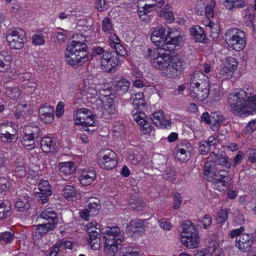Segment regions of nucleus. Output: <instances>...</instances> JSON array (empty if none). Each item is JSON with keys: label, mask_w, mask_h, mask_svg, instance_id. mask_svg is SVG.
<instances>
[{"label": "nucleus", "mask_w": 256, "mask_h": 256, "mask_svg": "<svg viewBox=\"0 0 256 256\" xmlns=\"http://www.w3.org/2000/svg\"><path fill=\"white\" fill-rule=\"evenodd\" d=\"M18 134L13 122H4L0 124V140L4 144L13 143L18 140Z\"/></svg>", "instance_id": "nucleus-7"}, {"label": "nucleus", "mask_w": 256, "mask_h": 256, "mask_svg": "<svg viewBox=\"0 0 256 256\" xmlns=\"http://www.w3.org/2000/svg\"><path fill=\"white\" fill-rule=\"evenodd\" d=\"M66 34L67 32L66 31H63L62 32H59L54 33L53 36L54 42L55 43L60 44L64 42L66 40Z\"/></svg>", "instance_id": "nucleus-55"}, {"label": "nucleus", "mask_w": 256, "mask_h": 256, "mask_svg": "<svg viewBox=\"0 0 256 256\" xmlns=\"http://www.w3.org/2000/svg\"><path fill=\"white\" fill-rule=\"evenodd\" d=\"M22 86L27 92H33L36 90L37 86V83L35 78L27 82L26 86Z\"/></svg>", "instance_id": "nucleus-53"}, {"label": "nucleus", "mask_w": 256, "mask_h": 256, "mask_svg": "<svg viewBox=\"0 0 256 256\" xmlns=\"http://www.w3.org/2000/svg\"><path fill=\"white\" fill-rule=\"evenodd\" d=\"M228 102L234 115L245 117L256 112V96L247 98L246 93L243 90L230 94Z\"/></svg>", "instance_id": "nucleus-1"}, {"label": "nucleus", "mask_w": 256, "mask_h": 256, "mask_svg": "<svg viewBox=\"0 0 256 256\" xmlns=\"http://www.w3.org/2000/svg\"><path fill=\"white\" fill-rule=\"evenodd\" d=\"M130 85L128 80L124 78L113 80V91L116 94L122 95L128 90Z\"/></svg>", "instance_id": "nucleus-22"}, {"label": "nucleus", "mask_w": 256, "mask_h": 256, "mask_svg": "<svg viewBox=\"0 0 256 256\" xmlns=\"http://www.w3.org/2000/svg\"><path fill=\"white\" fill-rule=\"evenodd\" d=\"M54 110L51 106H44L39 110L41 120L46 124H50L54 120Z\"/></svg>", "instance_id": "nucleus-24"}, {"label": "nucleus", "mask_w": 256, "mask_h": 256, "mask_svg": "<svg viewBox=\"0 0 256 256\" xmlns=\"http://www.w3.org/2000/svg\"><path fill=\"white\" fill-rule=\"evenodd\" d=\"M137 4L141 8L144 6L146 4L156 8L157 6V1L156 0H138Z\"/></svg>", "instance_id": "nucleus-61"}, {"label": "nucleus", "mask_w": 256, "mask_h": 256, "mask_svg": "<svg viewBox=\"0 0 256 256\" xmlns=\"http://www.w3.org/2000/svg\"><path fill=\"white\" fill-rule=\"evenodd\" d=\"M224 120V116L219 112H212L210 114L207 112H204L201 116V120L206 122L217 128L220 126Z\"/></svg>", "instance_id": "nucleus-14"}, {"label": "nucleus", "mask_w": 256, "mask_h": 256, "mask_svg": "<svg viewBox=\"0 0 256 256\" xmlns=\"http://www.w3.org/2000/svg\"><path fill=\"white\" fill-rule=\"evenodd\" d=\"M144 222L139 219H135L130 221L127 226L126 232L130 236H133L134 235H142L145 232L144 228Z\"/></svg>", "instance_id": "nucleus-15"}, {"label": "nucleus", "mask_w": 256, "mask_h": 256, "mask_svg": "<svg viewBox=\"0 0 256 256\" xmlns=\"http://www.w3.org/2000/svg\"><path fill=\"white\" fill-rule=\"evenodd\" d=\"M21 143L26 150H30L34 149L36 147V142L32 136L24 135L21 140Z\"/></svg>", "instance_id": "nucleus-39"}, {"label": "nucleus", "mask_w": 256, "mask_h": 256, "mask_svg": "<svg viewBox=\"0 0 256 256\" xmlns=\"http://www.w3.org/2000/svg\"><path fill=\"white\" fill-rule=\"evenodd\" d=\"M96 177L95 170L92 168L84 169L79 177V180L80 184L84 186L90 185Z\"/></svg>", "instance_id": "nucleus-20"}, {"label": "nucleus", "mask_w": 256, "mask_h": 256, "mask_svg": "<svg viewBox=\"0 0 256 256\" xmlns=\"http://www.w3.org/2000/svg\"><path fill=\"white\" fill-rule=\"evenodd\" d=\"M6 94L10 98L17 100L20 96V90L17 86H10L6 88Z\"/></svg>", "instance_id": "nucleus-40"}, {"label": "nucleus", "mask_w": 256, "mask_h": 256, "mask_svg": "<svg viewBox=\"0 0 256 256\" xmlns=\"http://www.w3.org/2000/svg\"><path fill=\"white\" fill-rule=\"evenodd\" d=\"M41 218L46 220L48 222H52L56 224V214L51 208H48L42 211L41 214Z\"/></svg>", "instance_id": "nucleus-38"}, {"label": "nucleus", "mask_w": 256, "mask_h": 256, "mask_svg": "<svg viewBox=\"0 0 256 256\" xmlns=\"http://www.w3.org/2000/svg\"><path fill=\"white\" fill-rule=\"evenodd\" d=\"M58 168L62 176H70L75 173L76 166L72 162H62L58 164Z\"/></svg>", "instance_id": "nucleus-27"}, {"label": "nucleus", "mask_w": 256, "mask_h": 256, "mask_svg": "<svg viewBox=\"0 0 256 256\" xmlns=\"http://www.w3.org/2000/svg\"><path fill=\"white\" fill-rule=\"evenodd\" d=\"M142 253L138 248L128 247L124 256H140Z\"/></svg>", "instance_id": "nucleus-59"}, {"label": "nucleus", "mask_w": 256, "mask_h": 256, "mask_svg": "<svg viewBox=\"0 0 256 256\" xmlns=\"http://www.w3.org/2000/svg\"><path fill=\"white\" fill-rule=\"evenodd\" d=\"M226 40L229 46L236 51H240L246 46L245 33L238 28H230L226 34Z\"/></svg>", "instance_id": "nucleus-5"}, {"label": "nucleus", "mask_w": 256, "mask_h": 256, "mask_svg": "<svg viewBox=\"0 0 256 256\" xmlns=\"http://www.w3.org/2000/svg\"><path fill=\"white\" fill-rule=\"evenodd\" d=\"M10 182L4 178H0V192L2 194L8 192L10 186Z\"/></svg>", "instance_id": "nucleus-54"}, {"label": "nucleus", "mask_w": 256, "mask_h": 256, "mask_svg": "<svg viewBox=\"0 0 256 256\" xmlns=\"http://www.w3.org/2000/svg\"><path fill=\"white\" fill-rule=\"evenodd\" d=\"M160 52L154 48H148L144 52V58L152 64L153 60H155Z\"/></svg>", "instance_id": "nucleus-47"}, {"label": "nucleus", "mask_w": 256, "mask_h": 256, "mask_svg": "<svg viewBox=\"0 0 256 256\" xmlns=\"http://www.w3.org/2000/svg\"><path fill=\"white\" fill-rule=\"evenodd\" d=\"M42 150L44 152H54L58 146L56 139L51 137H44L40 142Z\"/></svg>", "instance_id": "nucleus-26"}, {"label": "nucleus", "mask_w": 256, "mask_h": 256, "mask_svg": "<svg viewBox=\"0 0 256 256\" xmlns=\"http://www.w3.org/2000/svg\"><path fill=\"white\" fill-rule=\"evenodd\" d=\"M192 88V96L196 97L198 100H204L209 94L210 86L208 82L196 83V85L190 86Z\"/></svg>", "instance_id": "nucleus-13"}, {"label": "nucleus", "mask_w": 256, "mask_h": 256, "mask_svg": "<svg viewBox=\"0 0 256 256\" xmlns=\"http://www.w3.org/2000/svg\"><path fill=\"white\" fill-rule=\"evenodd\" d=\"M212 223V218L208 214H205L203 217L200 218L198 220L197 224L198 226H202L204 228H209Z\"/></svg>", "instance_id": "nucleus-49"}, {"label": "nucleus", "mask_w": 256, "mask_h": 256, "mask_svg": "<svg viewBox=\"0 0 256 256\" xmlns=\"http://www.w3.org/2000/svg\"><path fill=\"white\" fill-rule=\"evenodd\" d=\"M28 112V108L26 104L19 105L14 113V116L17 119L20 118L22 116L26 118Z\"/></svg>", "instance_id": "nucleus-44"}, {"label": "nucleus", "mask_w": 256, "mask_h": 256, "mask_svg": "<svg viewBox=\"0 0 256 256\" xmlns=\"http://www.w3.org/2000/svg\"><path fill=\"white\" fill-rule=\"evenodd\" d=\"M112 55L109 52H105L100 59V64L102 69L105 71H110L112 66Z\"/></svg>", "instance_id": "nucleus-34"}, {"label": "nucleus", "mask_w": 256, "mask_h": 256, "mask_svg": "<svg viewBox=\"0 0 256 256\" xmlns=\"http://www.w3.org/2000/svg\"><path fill=\"white\" fill-rule=\"evenodd\" d=\"M32 44L34 46H43L46 41L42 31L36 32L32 36Z\"/></svg>", "instance_id": "nucleus-43"}, {"label": "nucleus", "mask_w": 256, "mask_h": 256, "mask_svg": "<svg viewBox=\"0 0 256 256\" xmlns=\"http://www.w3.org/2000/svg\"><path fill=\"white\" fill-rule=\"evenodd\" d=\"M208 76L204 74L203 72H195L190 78V86L196 85L197 82H208Z\"/></svg>", "instance_id": "nucleus-35"}, {"label": "nucleus", "mask_w": 256, "mask_h": 256, "mask_svg": "<svg viewBox=\"0 0 256 256\" xmlns=\"http://www.w3.org/2000/svg\"><path fill=\"white\" fill-rule=\"evenodd\" d=\"M36 227L34 236L39 238L52 230L56 227V224L52 222H47L45 224H38Z\"/></svg>", "instance_id": "nucleus-28"}, {"label": "nucleus", "mask_w": 256, "mask_h": 256, "mask_svg": "<svg viewBox=\"0 0 256 256\" xmlns=\"http://www.w3.org/2000/svg\"><path fill=\"white\" fill-rule=\"evenodd\" d=\"M137 7L138 12L139 14V16L146 15L148 13L152 12L156 9V8L154 6H148L146 4L144 6L142 7V8H141L140 6H138V4H137Z\"/></svg>", "instance_id": "nucleus-57"}, {"label": "nucleus", "mask_w": 256, "mask_h": 256, "mask_svg": "<svg viewBox=\"0 0 256 256\" xmlns=\"http://www.w3.org/2000/svg\"><path fill=\"white\" fill-rule=\"evenodd\" d=\"M86 232L88 237L100 236V226L96 222H92L86 225Z\"/></svg>", "instance_id": "nucleus-33"}, {"label": "nucleus", "mask_w": 256, "mask_h": 256, "mask_svg": "<svg viewBox=\"0 0 256 256\" xmlns=\"http://www.w3.org/2000/svg\"><path fill=\"white\" fill-rule=\"evenodd\" d=\"M113 52H115L116 56H119L120 57L123 56L126 53L124 48L120 44H114V46H113Z\"/></svg>", "instance_id": "nucleus-60"}, {"label": "nucleus", "mask_w": 256, "mask_h": 256, "mask_svg": "<svg viewBox=\"0 0 256 256\" xmlns=\"http://www.w3.org/2000/svg\"><path fill=\"white\" fill-rule=\"evenodd\" d=\"M215 162L218 164L224 166L226 168H230L232 166L230 159L226 156L224 153L215 154Z\"/></svg>", "instance_id": "nucleus-36"}, {"label": "nucleus", "mask_w": 256, "mask_h": 256, "mask_svg": "<svg viewBox=\"0 0 256 256\" xmlns=\"http://www.w3.org/2000/svg\"><path fill=\"white\" fill-rule=\"evenodd\" d=\"M112 150L110 149L102 152L100 157L98 160L99 166L106 170H111L112 168V160L110 158Z\"/></svg>", "instance_id": "nucleus-23"}, {"label": "nucleus", "mask_w": 256, "mask_h": 256, "mask_svg": "<svg viewBox=\"0 0 256 256\" xmlns=\"http://www.w3.org/2000/svg\"><path fill=\"white\" fill-rule=\"evenodd\" d=\"M12 204L7 200H0V218H4L12 214Z\"/></svg>", "instance_id": "nucleus-31"}, {"label": "nucleus", "mask_w": 256, "mask_h": 256, "mask_svg": "<svg viewBox=\"0 0 256 256\" xmlns=\"http://www.w3.org/2000/svg\"><path fill=\"white\" fill-rule=\"evenodd\" d=\"M192 150L191 144L186 142L177 146L174 152L175 156L180 162H186L189 160Z\"/></svg>", "instance_id": "nucleus-16"}, {"label": "nucleus", "mask_w": 256, "mask_h": 256, "mask_svg": "<svg viewBox=\"0 0 256 256\" xmlns=\"http://www.w3.org/2000/svg\"><path fill=\"white\" fill-rule=\"evenodd\" d=\"M73 120L74 124L76 126H80L81 129L92 134L93 130H90L89 127H93L96 126L95 115L91 110L86 108H78L74 112Z\"/></svg>", "instance_id": "nucleus-3"}, {"label": "nucleus", "mask_w": 256, "mask_h": 256, "mask_svg": "<svg viewBox=\"0 0 256 256\" xmlns=\"http://www.w3.org/2000/svg\"><path fill=\"white\" fill-rule=\"evenodd\" d=\"M79 40H74L67 46L65 51V60L70 65L76 66L86 61L88 52L84 38L78 34Z\"/></svg>", "instance_id": "nucleus-2"}, {"label": "nucleus", "mask_w": 256, "mask_h": 256, "mask_svg": "<svg viewBox=\"0 0 256 256\" xmlns=\"http://www.w3.org/2000/svg\"><path fill=\"white\" fill-rule=\"evenodd\" d=\"M182 243L188 248H194L198 246L200 241L198 234L194 226L189 221L182 224Z\"/></svg>", "instance_id": "nucleus-4"}, {"label": "nucleus", "mask_w": 256, "mask_h": 256, "mask_svg": "<svg viewBox=\"0 0 256 256\" xmlns=\"http://www.w3.org/2000/svg\"><path fill=\"white\" fill-rule=\"evenodd\" d=\"M146 114L143 112H136L132 115L133 120L145 130L150 126L148 121L146 119Z\"/></svg>", "instance_id": "nucleus-30"}, {"label": "nucleus", "mask_w": 256, "mask_h": 256, "mask_svg": "<svg viewBox=\"0 0 256 256\" xmlns=\"http://www.w3.org/2000/svg\"><path fill=\"white\" fill-rule=\"evenodd\" d=\"M88 243L92 250H98L101 246L100 236L88 237Z\"/></svg>", "instance_id": "nucleus-48"}, {"label": "nucleus", "mask_w": 256, "mask_h": 256, "mask_svg": "<svg viewBox=\"0 0 256 256\" xmlns=\"http://www.w3.org/2000/svg\"><path fill=\"white\" fill-rule=\"evenodd\" d=\"M124 126L123 124L118 122L113 124V138H122L124 136Z\"/></svg>", "instance_id": "nucleus-45"}, {"label": "nucleus", "mask_w": 256, "mask_h": 256, "mask_svg": "<svg viewBox=\"0 0 256 256\" xmlns=\"http://www.w3.org/2000/svg\"><path fill=\"white\" fill-rule=\"evenodd\" d=\"M34 78L32 76V74L31 73L28 72H24L20 78L22 85L26 86L27 82Z\"/></svg>", "instance_id": "nucleus-62"}, {"label": "nucleus", "mask_w": 256, "mask_h": 256, "mask_svg": "<svg viewBox=\"0 0 256 256\" xmlns=\"http://www.w3.org/2000/svg\"><path fill=\"white\" fill-rule=\"evenodd\" d=\"M253 240L250 234L243 233L236 240V246L240 250L246 251L253 244Z\"/></svg>", "instance_id": "nucleus-21"}, {"label": "nucleus", "mask_w": 256, "mask_h": 256, "mask_svg": "<svg viewBox=\"0 0 256 256\" xmlns=\"http://www.w3.org/2000/svg\"><path fill=\"white\" fill-rule=\"evenodd\" d=\"M170 32V28L166 26H158L152 32L151 40L155 46L162 48V44L166 43L168 40Z\"/></svg>", "instance_id": "nucleus-9"}, {"label": "nucleus", "mask_w": 256, "mask_h": 256, "mask_svg": "<svg viewBox=\"0 0 256 256\" xmlns=\"http://www.w3.org/2000/svg\"><path fill=\"white\" fill-rule=\"evenodd\" d=\"M190 32L192 39L196 42L207 44L208 39L203 28L199 26H194L190 28Z\"/></svg>", "instance_id": "nucleus-18"}, {"label": "nucleus", "mask_w": 256, "mask_h": 256, "mask_svg": "<svg viewBox=\"0 0 256 256\" xmlns=\"http://www.w3.org/2000/svg\"><path fill=\"white\" fill-rule=\"evenodd\" d=\"M230 212V209L228 208L220 210L218 212L217 221L220 223L224 222L228 218Z\"/></svg>", "instance_id": "nucleus-50"}, {"label": "nucleus", "mask_w": 256, "mask_h": 256, "mask_svg": "<svg viewBox=\"0 0 256 256\" xmlns=\"http://www.w3.org/2000/svg\"><path fill=\"white\" fill-rule=\"evenodd\" d=\"M163 112L158 111L152 114L150 116V120L152 121L153 124L156 126H160V122L163 120Z\"/></svg>", "instance_id": "nucleus-51"}, {"label": "nucleus", "mask_w": 256, "mask_h": 256, "mask_svg": "<svg viewBox=\"0 0 256 256\" xmlns=\"http://www.w3.org/2000/svg\"><path fill=\"white\" fill-rule=\"evenodd\" d=\"M210 148L211 146L206 142V140H202L200 144L198 150L201 154H206L210 152Z\"/></svg>", "instance_id": "nucleus-58"}, {"label": "nucleus", "mask_w": 256, "mask_h": 256, "mask_svg": "<svg viewBox=\"0 0 256 256\" xmlns=\"http://www.w3.org/2000/svg\"><path fill=\"white\" fill-rule=\"evenodd\" d=\"M144 94L142 92L132 94L130 100L134 104L137 106V108H140V107H144L146 104L144 100Z\"/></svg>", "instance_id": "nucleus-41"}, {"label": "nucleus", "mask_w": 256, "mask_h": 256, "mask_svg": "<svg viewBox=\"0 0 256 256\" xmlns=\"http://www.w3.org/2000/svg\"><path fill=\"white\" fill-rule=\"evenodd\" d=\"M88 207L90 214L96 215L100 208V200L96 198H90L88 199Z\"/></svg>", "instance_id": "nucleus-32"}, {"label": "nucleus", "mask_w": 256, "mask_h": 256, "mask_svg": "<svg viewBox=\"0 0 256 256\" xmlns=\"http://www.w3.org/2000/svg\"><path fill=\"white\" fill-rule=\"evenodd\" d=\"M38 128L30 126H26L24 130V136H32L38 133Z\"/></svg>", "instance_id": "nucleus-56"}, {"label": "nucleus", "mask_w": 256, "mask_h": 256, "mask_svg": "<svg viewBox=\"0 0 256 256\" xmlns=\"http://www.w3.org/2000/svg\"><path fill=\"white\" fill-rule=\"evenodd\" d=\"M170 52H169L162 54L160 53L155 60H153L152 65L164 71V68L168 66V63L170 59Z\"/></svg>", "instance_id": "nucleus-25"}, {"label": "nucleus", "mask_w": 256, "mask_h": 256, "mask_svg": "<svg viewBox=\"0 0 256 256\" xmlns=\"http://www.w3.org/2000/svg\"><path fill=\"white\" fill-rule=\"evenodd\" d=\"M182 42L183 36L179 32H170L168 40L166 43L162 44V50H164L166 52H170L174 50L176 46H180Z\"/></svg>", "instance_id": "nucleus-10"}, {"label": "nucleus", "mask_w": 256, "mask_h": 256, "mask_svg": "<svg viewBox=\"0 0 256 256\" xmlns=\"http://www.w3.org/2000/svg\"><path fill=\"white\" fill-rule=\"evenodd\" d=\"M29 202L30 198L28 196H24L18 200L15 204V207L19 211H24L30 208Z\"/></svg>", "instance_id": "nucleus-37"}, {"label": "nucleus", "mask_w": 256, "mask_h": 256, "mask_svg": "<svg viewBox=\"0 0 256 256\" xmlns=\"http://www.w3.org/2000/svg\"><path fill=\"white\" fill-rule=\"evenodd\" d=\"M35 194L39 198L42 204H44L48 200V197L52 194L51 188L48 181L41 180L38 184V190L35 192Z\"/></svg>", "instance_id": "nucleus-11"}, {"label": "nucleus", "mask_w": 256, "mask_h": 256, "mask_svg": "<svg viewBox=\"0 0 256 256\" xmlns=\"http://www.w3.org/2000/svg\"><path fill=\"white\" fill-rule=\"evenodd\" d=\"M129 204L132 208L138 211L142 210L144 208L142 200L135 196H132L130 198Z\"/></svg>", "instance_id": "nucleus-46"}, {"label": "nucleus", "mask_w": 256, "mask_h": 256, "mask_svg": "<svg viewBox=\"0 0 256 256\" xmlns=\"http://www.w3.org/2000/svg\"><path fill=\"white\" fill-rule=\"evenodd\" d=\"M182 202V197L180 194L178 192L174 193V194L173 208L178 210L180 207Z\"/></svg>", "instance_id": "nucleus-63"}, {"label": "nucleus", "mask_w": 256, "mask_h": 256, "mask_svg": "<svg viewBox=\"0 0 256 256\" xmlns=\"http://www.w3.org/2000/svg\"><path fill=\"white\" fill-rule=\"evenodd\" d=\"M124 232L118 226H113V256H124L128 247H124Z\"/></svg>", "instance_id": "nucleus-8"}, {"label": "nucleus", "mask_w": 256, "mask_h": 256, "mask_svg": "<svg viewBox=\"0 0 256 256\" xmlns=\"http://www.w3.org/2000/svg\"><path fill=\"white\" fill-rule=\"evenodd\" d=\"M162 71L163 76L169 78H174L178 76L181 72L182 62L178 60L177 62H174L171 58L168 63Z\"/></svg>", "instance_id": "nucleus-17"}, {"label": "nucleus", "mask_w": 256, "mask_h": 256, "mask_svg": "<svg viewBox=\"0 0 256 256\" xmlns=\"http://www.w3.org/2000/svg\"><path fill=\"white\" fill-rule=\"evenodd\" d=\"M11 60V56L8 52H0V72H5L10 70Z\"/></svg>", "instance_id": "nucleus-29"}, {"label": "nucleus", "mask_w": 256, "mask_h": 256, "mask_svg": "<svg viewBox=\"0 0 256 256\" xmlns=\"http://www.w3.org/2000/svg\"><path fill=\"white\" fill-rule=\"evenodd\" d=\"M63 192L64 197L68 200L76 198L79 195L78 192L72 186H66L64 188Z\"/></svg>", "instance_id": "nucleus-42"}, {"label": "nucleus", "mask_w": 256, "mask_h": 256, "mask_svg": "<svg viewBox=\"0 0 256 256\" xmlns=\"http://www.w3.org/2000/svg\"><path fill=\"white\" fill-rule=\"evenodd\" d=\"M238 62L232 57H227L224 66L229 68L231 70L234 71L237 69Z\"/></svg>", "instance_id": "nucleus-52"}, {"label": "nucleus", "mask_w": 256, "mask_h": 256, "mask_svg": "<svg viewBox=\"0 0 256 256\" xmlns=\"http://www.w3.org/2000/svg\"><path fill=\"white\" fill-rule=\"evenodd\" d=\"M11 11L16 14L22 15L26 14V10L18 4H14L11 8Z\"/></svg>", "instance_id": "nucleus-64"}, {"label": "nucleus", "mask_w": 256, "mask_h": 256, "mask_svg": "<svg viewBox=\"0 0 256 256\" xmlns=\"http://www.w3.org/2000/svg\"><path fill=\"white\" fill-rule=\"evenodd\" d=\"M212 182L214 187L219 191L224 190L223 188L226 186L230 180V178L228 176V172L220 170L218 173H214Z\"/></svg>", "instance_id": "nucleus-12"}, {"label": "nucleus", "mask_w": 256, "mask_h": 256, "mask_svg": "<svg viewBox=\"0 0 256 256\" xmlns=\"http://www.w3.org/2000/svg\"><path fill=\"white\" fill-rule=\"evenodd\" d=\"M6 40L11 49L20 50L26 41L25 32L19 28L9 30L6 34Z\"/></svg>", "instance_id": "nucleus-6"}, {"label": "nucleus", "mask_w": 256, "mask_h": 256, "mask_svg": "<svg viewBox=\"0 0 256 256\" xmlns=\"http://www.w3.org/2000/svg\"><path fill=\"white\" fill-rule=\"evenodd\" d=\"M112 228L106 227L102 233L104 244V252L106 255H110L112 253Z\"/></svg>", "instance_id": "nucleus-19"}]
</instances>
